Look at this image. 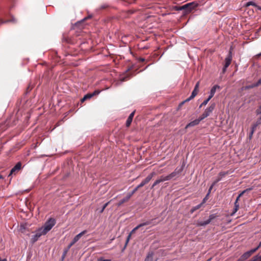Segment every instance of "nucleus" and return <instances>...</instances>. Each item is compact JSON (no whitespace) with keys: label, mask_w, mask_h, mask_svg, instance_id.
<instances>
[{"label":"nucleus","mask_w":261,"mask_h":261,"mask_svg":"<svg viewBox=\"0 0 261 261\" xmlns=\"http://www.w3.org/2000/svg\"><path fill=\"white\" fill-rule=\"evenodd\" d=\"M56 220L53 218H49L44 224V225L40 228V231L43 232V233L46 234L55 225Z\"/></svg>","instance_id":"f257e3e1"},{"label":"nucleus","mask_w":261,"mask_h":261,"mask_svg":"<svg viewBox=\"0 0 261 261\" xmlns=\"http://www.w3.org/2000/svg\"><path fill=\"white\" fill-rule=\"evenodd\" d=\"M184 166L185 165L183 164L179 168H176L173 172L166 176V179L169 180L172 178L178 177L182 171Z\"/></svg>","instance_id":"f03ea898"},{"label":"nucleus","mask_w":261,"mask_h":261,"mask_svg":"<svg viewBox=\"0 0 261 261\" xmlns=\"http://www.w3.org/2000/svg\"><path fill=\"white\" fill-rule=\"evenodd\" d=\"M215 108V104L214 103L211 105L210 107L207 108L203 114L200 116L201 119L203 120L207 117L212 113Z\"/></svg>","instance_id":"7ed1b4c3"},{"label":"nucleus","mask_w":261,"mask_h":261,"mask_svg":"<svg viewBox=\"0 0 261 261\" xmlns=\"http://www.w3.org/2000/svg\"><path fill=\"white\" fill-rule=\"evenodd\" d=\"M197 6V4H195L194 2L190 3L184 5L180 7L178 10H187V11H191Z\"/></svg>","instance_id":"20e7f679"},{"label":"nucleus","mask_w":261,"mask_h":261,"mask_svg":"<svg viewBox=\"0 0 261 261\" xmlns=\"http://www.w3.org/2000/svg\"><path fill=\"white\" fill-rule=\"evenodd\" d=\"M257 250V248L251 249L250 251H247L244 253L240 257V261H244L248 258L254 252Z\"/></svg>","instance_id":"39448f33"},{"label":"nucleus","mask_w":261,"mask_h":261,"mask_svg":"<svg viewBox=\"0 0 261 261\" xmlns=\"http://www.w3.org/2000/svg\"><path fill=\"white\" fill-rule=\"evenodd\" d=\"M86 230H84L75 236L71 242L68 245V249H70L84 234L86 233Z\"/></svg>","instance_id":"423d86ee"},{"label":"nucleus","mask_w":261,"mask_h":261,"mask_svg":"<svg viewBox=\"0 0 261 261\" xmlns=\"http://www.w3.org/2000/svg\"><path fill=\"white\" fill-rule=\"evenodd\" d=\"M232 172V171H231L220 172L218 174L216 180L214 181V184H216L218 182L220 181L223 177L226 176L227 175H228V174L231 173Z\"/></svg>","instance_id":"0eeeda50"},{"label":"nucleus","mask_w":261,"mask_h":261,"mask_svg":"<svg viewBox=\"0 0 261 261\" xmlns=\"http://www.w3.org/2000/svg\"><path fill=\"white\" fill-rule=\"evenodd\" d=\"M155 175V172H151L143 180H142V182L138 185L139 187L141 188V187H143L145 185L148 183Z\"/></svg>","instance_id":"6e6552de"},{"label":"nucleus","mask_w":261,"mask_h":261,"mask_svg":"<svg viewBox=\"0 0 261 261\" xmlns=\"http://www.w3.org/2000/svg\"><path fill=\"white\" fill-rule=\"evenodd\" d=\"M217 216L215 214L211 215L209 219L204 221H199L197 223L198 226H205L208 224L213 219L216 218Z\"/></svg>","instance_id":"1a4fd4ad"},{"label":"nucleus","mask_w":261,"mask_h":261,"mask_svg":"<svg viewBox=\"0 0 261 261\" xmlns=\"http://www.w3.org/2000/svg\"><path fill=\"white\" fill-rule=\"evenodd\" d=\"M21 164L20 162L17 163L16 165L11 170L9 176L15 175L21 169Z\"/></svg>","instance_id":"9d476101"},{"label":"nucleus","mask_w":261,"mask_h":261,"mask_svg":"<svg viewBox=\"0 0 261 261\" xmlns=\"http://www.w3.org/2000/svg\"><path fill=\"white\" fill-rule=\"evenodd\" d=\"M100 93V91L99 90H95L92 93H88L86 95L84 96V97L82 98L81 102H84L86 99H90L93 96L98 95Z\"/></svg>","instance_id":"9b49d317"},{"label":"nucleus","mask_w":261,"mask_h":261,"mask_svg":"<svg viewBox=\"0 0 261 261\" xmlns=\"http://www.w3.org/2000/svg\"><path fill=\"white\" fill-rule=\"evenodd\" d=\"M202 120L201 119L200 117H199L198 119H196L190 122L188 124H187L185 127V128L187 129L189 127H193L194 126L197 125L198 124H199L200 122Z\"/></svg>","instance_id":"f8f14e48"},{"label":"nucleus","mask_w":261,"mask_h":261,"mask_svg":"<svg viewBox=\"0 0 261 261\" xmlns=\"http://www.w3.org/2000/svg\"><path fill=\"white\" fill-rule=\"evenodd\" d=\"M42 235H45L44 233H43V232L42 231H40V229H38L35 234L33 236V238H32V242L33 243L36 242L38 239Z\"/></svg>","instance_id":"ddd939ff"},{"label":"nucleus","mask_w":261,"mask_h":261,"mask_svg":"<svg viewBox=\"0 0 261 261\" xmlns=\"http://www.w3.org/2000/svg\"><path fill=\"white\" fill-rule=\"evenodd\" d=\"M167 179L166 178V176H161L159 178L156 179L154 183L152 184L151 186V189H153L156 185L159 184L160 183L166 181Z\"/></svg>","instance_id":"4468645a"},{"label":"nucleus","mask_w":261,"mask_h":261,"mask_svg":"<svg viewBox=\"0 0 261 261\" xmlns=\"http://www.w3.org/2000/svg\"><path fill=\"white\" fill-rule=\"evenodd\" d=\"M140 227H139V225H137L136 227H135L129 233V235L127 236V239H126V244H127L128 243V242H129V240L131 237V236L135 233L136 231L137 230H138L139 228H140Z\"/></svg>","instance_id":"2eb2a0df"},{"label":"nucleus","mask_w":261,"mask_h":261,"mask_svg":"<svg viewBox=\"0 0 261 261\" xmlns=\"http://www.w3.org/2000/svg\"><path fill=\"white\" fill-rule=\"evenodd\" d=\"M198 91H199V90H196V89H194L193 91L192 92L191 96L189 98L186 99V101H190V100L194 98L197 95V94L198 92Z\"/></svg>","instance_id":"dca6fc26"},{"label":"nucleus","mask_w":261,"mask_h":261,"mask_svg":"<svg viewBox=\"0 0 261 261\" xmlns=\"http://www.w3.org/2000/svg\"><path fill=\"white\" fill-rule=\"evenodd\" d=\"M130 197L128 195H127L125 197L121 199L119 203H118V206H120L123 203L127 202L128 201V200L130 199Z\"/></svg>","instance_id":"f3484780"},{"label":"nucleus","mask_w":261,"mask_h":261,"mask_svg":"<svg viewBox=\"0 0 261 261\" xmlns=\"http://www.w3.org/2000/svg\"><path fill=\"white\" fill-rule=\"evenodd\" d=\"M202 206V203H200L199 204L191 208V210H190L191 213H193L195 211L199 209Z\"/></svg>","instance_id":"a211bd4d"},{"label":"nucleus","mask_w":261,"mask_h":261,"mask_svg":"<svg viewBox=\"0 0 261 261\" xmlns=\"http://www.w3.org/2000/svg\"><path fill=\"white\" fill-rule=\"evenodd\" d=\"M261 124V117H260L257 119L256 121L252 125L254 128H256V127Z\"/></svg>","instance_id":"6ab92c4d"},{"label":"nucleus","mask_w":261,"mask_h":261,"mask_svg":"<svg viewBox=\"0 0 261 261\" xmlns=\"http://www.w3.org/2000/svg\"><path fill=\"white\" fill-rule=\"evenodd\" d=\"M153 220H149V221H147L144 223H141L140 224H139V227H141L142 226H146V225H149V224H151L152 223V221H153Z\"/></svg>","instance_id":"aec40b11"},{"label":"nucleus","mask_w":261,"mask_h":261,"mask_svg":"<svg viewBox=\"0 0 261 261\" xmlns=\"http://www.w3.org/2000/svg\"><path fill=\"white\" fill-rule=\"evenodd\" d=\"M131 69H130V68H128V69H127V70H126V76H125V77H121V81H125L127 80V76L130 74V70Z\"/></svg>","instance_id":"412c9836"},{"label":"nucleus","mask_w":261,"mask_h":261,"mask_svg":"<svg viewBox=\"0 0 261 261\" xmlns=\"http://www.w3.org/2000/svg\"><path fill=\"white\" fill-rule=\"evenodd\" d=\"M257 86H258V85L257 82L255 84H252L251 85L246 86V87H245L244 88V89L245 90H246V89H249L253 88L254 87H257Z\"/></svg>","instance_id":"4be33fe9"},{"label":"nucleus","mask_w":261,"mask_h":261,"mask_svg":"<svg viewBox=\"0 0 261 261\" xmlns=\"http://www.w3.org/2000/svg\"><path fill=\"white\" fill-rule=\"evenodd\" d=\"M239 208V205H234L233 212L231 213L230 215L231 216H233L234 214L238 211Z\"/></svg>","instance_id":"5701e85b"},{"label":"nucleus","mask_w":261,"mask_h":261,"mask_svg":"<svg viewBox=\"0 0 261 261\" xmlns=\"http://www.w3.org/2000/svg\"><path fill=\"white\" fill-rule=\"evenodd\" d=\"M256 128H254L253 126L251 127V132H250L249 133V139H252V136H253V133H254L255 130Z\"/></svg>","instance_id":"b1692460"},{"label":"nucleus","mask_w":261,"mask_h":261,"mask_svg":"<svg viewBox=\"0 0 261 261\" xmlns=\"http://www.w3.org/2000/svg\"><path fill=\"white\" fill-rule=\"evenodd\" d=\"M140 188V187H139V186H137L134 189V190L130 193H129L128 195L129 196H130V197H131L132 196V195L135 193Z\"/></svg>","instance_id":"393cba45"},{"label":"nucleus","mask_w":261,"mask_h":261,"mask_svg":"<svg viewBox=\"0 0 261 261\" xmlns=\"http://www.w3.org/2000/svg\"><path fill=\"white\" fill-rule=\"evenodd\" d=\"M217 89H220V87L218 85H215L212 87V88L211 90V91L215 93Z\"/></svg>","instance_id":"a878e982"},{"label":"nucleus","mask_w":261,"mask_h":261,"mask_svg":"<svg viewBox=\"0 0 261 261\" xmlns=\"http://www.w3.org/2000/svg\"><path fill=\"white\" fill-rule=\"evenodd\" d=\"M145 261H153L152 254H149Z\"/></svg>","instance_id":"bb28decb"},{"label":"nucleus","mask_w":261,"mask_h":261,"mask_svg":"<svg viewBox=\"0 0 261 261\" xmlns=\"http://www.w3.org/2000/svg\"><path fill=\"white\" fill-rule=\"evenodd\" d=\"M251 261H261V255H256L252 258Z\"/></svg>","instance_id":"cd10ccee"},{"label":"nucleus","mask_w":261,"mask_h":261,"mask_svg":"<svg viewBox=\"0 0 261 261\" xmlns=\"http://www.w3.org/2000/svg\"><path fill=\"white\" fill-rule=\"evenodd\" d=\"M133 119H130V118H128L127 119L126 122V126L129 127L130 125L131 124V123L132 122Z\"/></svg>","instance_id":"c85d7f7f"},{"label":"nucleus","mask_w":261,"mask_h":261,"mask_svg":"<svg viewBox=\"0 0 261 261\" xmlns=\"http://www.w3.org/2000/svg\"><path fill=\"white\" fill-rule=\"evenodd\" d=\"M231 58H228L226 59V63L225 65H229L231 62Z\"/></svg>","instance_id":"c756f323"},{"label":"nucleus","mask_w":261,"mask_h":261,"mask_svg":"<svg viewBox=\"0 0 261 261\" xmlns=\"http://www.w3.org/2000/svg\"><path fill=\"white\" fill-rule=\"evenodd\" d=\"M216 184H214V181L213 182V184H212L211 186L210 187L209 189H208V193L207 194V196L209 194L211 193L213 187Z\"/></svg>","instance_id":"7c9ffc66"},{"label":"nucleus","mask_w":261,"mask_h":261,"mask_svg":"<svg viewBox=\"0 0 261 261\" xmlns=\"http://www.w3.org/2000/svg\"><path fill=\"white\" fill-rule=\"evenodd\" d=\"M251 190V189H250H250H246V190H244L243 191H242V192H241V193L239 195V197H241V196H242L244 194V193H245L246 192H247V191H250V190Z\"/></svg>","instance_id":"2f4dec72"},{"label":"nucleus","mask_w":261,"mask_h":261,"mask_svg":"<svg viewBox=\"0 0 261 261\" xmlns=\"http://www.w3.org/2000/svg\"><path fill=\"white\" fill-rule=\"evenodd\" d=\"M256 113L257 115L261 114V105L256 110Z\"/></svg>","instance_id":"473e14b6"},{"label":"nucleus","mask_w":261,"mask_h":261,"mask_svg":"<svg viewBox=\"0 0 261 261\" xmlns=\"http://www.w3.org/2000/svg\"><path fill=\"white\" fill-rule=\"evenodd\" d=\"M109 202H107L106 203H105L103 206H102V208L101 209V210L100 211V213H102L104 211V210L106 208V207L108 206V204H109Z\"/></svg>","instance_id":"72a5a7b5"},{"label":"nucleus","mask_w":261,"mask_h":261,"mask_svg":"<svg viewBox=\"0 0 261 261\" xmlns=\"http://www.w3.org/2000/svg\"><path fill=\"white\" fill-rule=\"evenodd\" d=\"M241 197H239V195L237 197L235 202H234V205H239V200L240 199Z\"/></svg>","instance_id":"f704fd0d"},{"label":"nucleus","mask_w":261,"mask_h":261,"mask_svg":"<svg viewBox=\"0 0 261 261\" xmlns=\"http://www.w3.org/2000/svg\"><path fill=\"white\" fill-rule=\"evenodd\" d=\"M241 197H239V195L237 197L235 202H234V205H239V200L240 199Z\"/></svg>","instance_id":"c9c22d12"},{"label":"nucleus","mask_w":261,"mask_h":261,"mask_svg":"<svg viewBox=\"0 0 261 261\" xmlns=\"http://www.w3.org/2000/svg\"><path fill=\"white\" fill-rule=\"evenodd\" d=\"M97 261H111L110 259H103L102 257H100Z\"/></svg>","instance_id":"e433bc0d"},{"label":"nucleus","mask_w":261,"mask_h":261,"mask_svg":"<svg viewBox=\"0 0 261 261\" xmlns=\"http://www.w3.org/2000/svg\"><path fill=\"white\" fill-rule=\"evenodd\" d=\"M210 101V100L207 98L206 99L204 100L203 102L202 103V105H204L205 106L206 105H207V103H208V102Z\"/></svg>","instance_id":"4c0bfd02"},{"label":"nucleus","mask_w":261,"mask_h":261,"mask_svg":"<svg viewBox=\"0 0 261 261\" xmlns=\"http://www.w3.org/2000/svg\"><path fill=\"white\" fill-rule=\"evenodd\" d=\"M189 101H186V99L183 101H182L181 103H179L178 106V109L180 108L186 102H188Z\"/></svg>","instance_id":"58836bf2"},{"label":"nucleus","mask_w":261,"mask_h":261,"mask_svg":"<svg viewBox=\"0 0 261 261\" xmlns=\"http://www.w3.org/2000/svg\"><path fill=\"white\" fill-rule=\"evenodd\" d=\"M135 111H134V112H133L129 116H128V118H130V119H133V117L134 116V115H135Z\"/></svg>","instance_id":"ea45409f"},{"label":"nucleus","mask_w":261,"mask_h":261,"mask_svg":"<svg viewBox=\"0 0 261 261\" xmlns=\"http://www.w3.org/2000/svg\"><path fill=\"white\" fill-rule=\"evenodd\" d=\"M250 5H252V6H255V3L253 2H249L247 3V6H250Z\"/></svg>","instance_id":"a19ab883"},{"label":"nucleus","mask_w":261,"mask_h":261,"mask_svg":"<svg viewBox=\"0 0 261 261\" xmlns=\"http://www.w3.org/2000/svg\"><path fill=\"white\" fill-rule=\"evenodd\" d=\"M199 86V82H198L195 86L194 89L198 90Z\"/></svg>","instance_id":"79ce46f5"},{"label":"nucleus","mask_w":261,"mask_h":261,"mask_svg":"<svg viewBox=\"0 0 261 261\" xmlns=\"http://www.w3.org/2000/svg\"><path fill=\"white\" fill-rule=\"evenodd\" d=\"M228 66H224V67L223 68V69H222V73H224L226 71V68Z\"/></svg>","instance_id":"37998d69"},{"label":"nucleus","mask_w":261,"mask_h":261,"mask_svg":"<svg viewBox=\"0 0 261 261\" xmlns=\"http://www.w3.org/2000/svg\"><path fill=\"white\" fill-rule=\"evenodd\" d=\"M69 249H68V248H67L66 250H65V251H64V255H63V258H64V256L66 255V253L68 252V250H69Z\"/></svg>","instance_id":"c03bdc74"},{"label":"nucleus","mask_w":261,"mask_h":261,"mask_svg":"<svg viewBox=\"0 0 261 261\" xmlns=\"http://www.w3.org/2000/svg\"><path fill=\"white\" fill-rule=\"evenodd\" d=\"M206 197L204 198L203 199V200H202V202L201 203H202V205H203V204L205 202V201H206Z\"/></svg>","instance_id":"a18cd8bd"},{"label":"nucleus","mask_w":261,"mask_h":261,"mask_svg":"<svg viewBox=\"0 0 261 261\" xmlns=\"http://www.w3.org/2000/svg\"><path fill=\"white\" fill-rule=\"evenodd\" d=\"M257 84L258 86L261 85V78L257 81Z\"/></svg>","instance_id":"49530a36"},{"label":"nucleus","mask_w":261,"mask_h":261,"mask_svg":"<svg viewBox=\"0 0 261 261\" xmlns=\"http://www.w3.org/2000/svg\"><path fill=\"white\" fill-rule=\"evenodd\" d=\"M214 96L211 95V94H210L208 97L207 98L209 100H210Z\"/></svg>","instance_id":"de8ad7c7"},{"label":"nucleus","mask_w":261,"mask_h":261,"mask_svg":"<svg viewBox=\"0 0 261 261\" xmlns=\"http://www.w3.org/2000/svg\"><path fill=\"white\" fill-rule=\"evenodd\" d=\"M260 247H261V241H260V243H259V244L258 245V246L256 248H257V249H258Z\"/></svg>","instance_id":"09e8293b"},{"label":"nucleus","mask_w":261,"mask_h":261,"mask_svg":"<svg viewBox=\"0 0 261 261\" xmlns=\"http://www.w3.org/2000/svg\"><path fill=\"white\" fill-rule=\"evenodd\" d=\"M256 57H259V56H261V53L260 54H257L256 56Z\"/></svg>","instance_id":"8fccbe9b"},{"label":"nucleus","mask_w":261,"mask_h":261,"mask_svg":"<svg viewBox=\"0 0 261 261\" xmlns=\"http://www.w3.org/2000/svg\"><path fill=\"white\" fill-rule=\"evenodd\" d=\"M140 61H142V62H143V61L145 60H144V59H143V58H140Z\"/></svg>","instance_id":"3c124183"},{"label":"nucleus","mask_w":261,"mask_h":261,"mask_svg":"<svg viewBox=\"0 0 261 261\" xmlns=\"http://www.w3.org/2000/svg\"><path fill=\"white\" fill-rule=\"evenodd\" d=\"M210 94H211V95H213V96H214V94H215V93L211 91V92H210Z\"/></svg>","instance_id":"603ef678"},{"label":"nucleus","mask_w":261,"mask_h":261,"mask_svg":"<svg viewBox=\"0 0 261 261\" xmlns=\"http://www.w3.org/2000/svg\"><path fill=\"white\" fill-rule=\"evenodd\" d=\"M203 105H202V103L200 105L199 108H201Z\"/></svg>","instance_id":"864d4df0"},{"label":"nucleus","mask_w":261,"mask_h":261,"mask_svg":"<svg viewBox=\"0 0 261 261\" xmlns=\"http://www.w3.org/2000/svg\"><path fill=\"white\" fill-rule=\"evenodd\" d=\"M211 259H212V258H209L208 259H207V261H211Z\"/></svg>","instance_id":"5fc2aeb1"},{"label":"nucleus","mask_w":261,"mask_h":261,"mask_svg":"<svg viewBox=\"0 0 261 261\" xmlns=\"http://www.w3.org/2000/svg\"><path fill=\"white\" fill-rule=\"evenodd\" d=\"M2 176L1 175H0V178H2Z\"/></svg>","instance_id":"6e6d98bb"},{"label":"nucleus","mask_w":261,"mask_h":261,"mask_svg":"<svg viewBox=\"0 0 261 261\" xmlns=\"http://www.w3.org/2000/svg\"><path fill=\"white\" fill-rule=\"evenodd\" d=\"M133 67H134V66H130V68H133Z\"/></svg>","instance_id":"4d7b16f0"},{"label":"nucleus","mask_w":261,"mask_h":261,"mask_svg":"<svg viewBox=\"0 0 261 261\" xmlns=\"http://www.w3.org/2000/svg\"><path fill=\"white\" fill-rule=\"evenodd\" d=\"M156 224H157V223H154L153 225H156Z\"/></svg>","instance_id":"13d9d810"},{"label":"nucleus","mask_w":261,"mask_h":261,"mask_svg":"<svg viewBox=\"0 0 261 261\" xmlns=\"http://www.w3.org/2000/svg\"><path fill=\"white\" fill-rule=\"evenodd\" d=\"M260 220H261V218H260Z\"/></svg>","instance_id":"bf43d9fd"},{"label":"nucleus","mask_w":261,"mask_h":261,"mask_svg":"<svg viewBox=\"0 0 261 261\" xmlns=\"http://www.w3.org/2000/svg\"><path fill=\"white\" fill-rule=\"evenodd\" d=\"M260 117H261V116H260Z\"/></svg>","instance_id":"052dcab7"}]
</instances>
